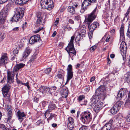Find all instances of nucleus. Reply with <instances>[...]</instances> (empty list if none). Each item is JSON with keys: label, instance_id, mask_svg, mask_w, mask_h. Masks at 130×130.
Returning <instances> with one entry per match:
<instances>
[{"label": "nucleus", "instance_id": "obj_1", "mask_svg": "<svg viewBox=\"0 0 130 130\" xmlns=\"http://www.w3.org/2000/svg\"><path fill=\"white\" fill-rule=\"evenodd\" d=\"M105 87L103 86L99 87L96 90V92L98 94H100V96L102 97L97 102L96 104L94 107L93 110L95 112H98L103 107V100L106 96Z\"/></svg>", "mask_w": 130, "mask_h": 130}, {"label": "nucleus", "instance_id": "obj_2", "mask_svg": "<svg viewBox=\"0 0 130 130\" xmlns=\"http://www.w3.org/2000/svg\"><path fill=\"white\" fill-rule=\"evenodd\" d=\"M74 38V36H72L71 37L70 41L65 48V50L68 53L69 56L72 60H73L74 57L75 56L76 53L74 46L73 41Z\"/></svg>", "mask_w": 130, "mask_h": 130}, {"label": "nucleus", "instance_id": "obj_3", "mask_svg": "<svg viewBox=\"0 0 130 130\" xmlns=\"http://www.w3.org/2000/svg\"><path fill=\"white\" fill-rule=\"evenodd\" d=\"M15 14L12 19V21L17 22L21 19L24 15V11L22 8L18 7L15 9Z\"/></svg>", "mask_w": 130, "mask_h": 130}, {"label": "nucleus", "instance_id": "obj_4", "mask_svg": "<svg viewBox=\"0 0 130 130\" xmlns=\"http://www.w3.org/2000/svg\"><path fill=\"white\" fill-rule=\"evenodd\" d=\"M40 4L42 8L49 10H51L54 6L53 2L52 0H41Z\"/></svg>", "mask_w": 130, "mask_h": 130}, {"label": "nucleus", "instance_id": "obj_5", "mask_svg": "<svg viewBox=\"0 0 130 130\" xmlns=\"http://www.w3.org/2000/svg\"><path fill=\"white\" fill-rule=\"evenodd\" d=\"M86 27L85 26H80L79 28V31L78 33V35L75 39L76 42L79 41L80 39H82L83 37L86 34L85 30Z\"/></svg>", "mask_w": 130, "mask_h": 130}, {"label": "nucleus", "instance_id": "obj_6", "mask_svg": "<svg viewBox=\"0 0 130 130\" xmlns=\"http://www.w3.org/2000/svg\"><path fill=\"white\" fill-rule=\"evenodd\" d=\"M10 87L9 84H7L2 89V93L4 96L7 99H9V95L8 94V93L10 89Z\"/></svg>", "mask_w": 130, "mask_h": 130}, {"label": "nucleus", "instance_id": "obj_7", "mask_svg": "<svg viewBox=\"0 0 130 130\" xmlns=\"http://www.w3.org/2000/svg\"><path fill=\"white\" fill-rule=\"evenodd\" d=\"M67 70V81L69 82L72 78L73 76L72 66L71 65H68Z\"/></svg>", "mask_w": 130, "mask_h": 130}, {"label": "nucleus", "instance_id": "obj_8", "mask_svg": "<svg viewBox=\"0 0 130 130\" xmlns=\"http://www.w3.org/2000/svg\"><path fill=\"white\" fill-rule=\"evenodd\" d=\"M37 19L36 22V24L37 25H43L44 21L43 17L41 14V12L38 13L37 14Z\"/></svg>", "mask_w": 130, "mask_h": 130}, {"label": "nucleus", "instance_id": "obj_9", "mask_svg": "<svg viewBox=\"0 0 130 130\" xmlns=\"http://www.w3.org/2000/svg\"><path fill=\"white\" fill-rule=\"evenodd\" d=\"M89 5V0H85L82 5V8L80 12L83 13L87 9Z\"/></svg>", "mask_w": 130, "mask_h": 130}, {"label": "nucleus", "instance_id": "obj_10", "mask_svg": "<svg viewBox=\"0 0 130 130\" xmlns=\"http://www.w3.org/2000/svg\"><path fill=\"white\" fill-rule=\"evenodd\" d=\"M40 40V36L36 35L31 37L29 40V42L30 44H33L39 41Z\"/></svg>", "mask_w": 130, "mask_h": 130}, {"label": "nucleus", "instance_id": "obj_11", "mask_svg": "<svg viewBox=\"0 0 130 130\" xmlns=\"http://www.w3.org/2000/svg\"><path fill=\"white\" fill-rule=\"evenodd\" d=\"M122 41L121 43L120 44V48L121 52V54L122 55H125L126 54V46L124 40H121Z\"/></svg>", "mask_w": 130, "mask_h": 130}, {"label": "nucleus", "instance_id": "obj_12", "mask_svg": "<svg viewBox=\"0 0 130 130\" xmlns=\"http://www.w3.org/2000/svg\"><path fill=\"white\" fill-rule=\"evenodd\" d=\"M7 16V13L4 10L1 11L0 13V23L3 24L4 23Z\"/></svg>", "mask_w": 130, "mask_h": 130}, {"label": "nucleus", "instance_id": "obj_13", "mask_svg": "<svg viewBox=\"0 0 130 130\" xmlns=\"http://www.w3.org/2000/svg\"><path fill=\"white\" fill-rule=\"evenodd\" d=\"M126 89L124 88H122L120 90L117 95V98L119 100H121L126 93Z\"/></svg>", "mask_w": 130, "mask_h": 130}, {"label": "nucleus", "instance_id": "obj_14", "mask_svg": "<svg viewBox=\"0 0 130 130\" xmlns=\"http://www.w3.org/2000/svg\"><path fill=\"white\" fill-rule=\"evenodd\" d=\"M99 26V23L96 22H94L93 24H92L90 26V30L91 29V32H90V39H91L92 38V32L94 31L95 28L98 26Z\"/></svg>", "mask_w": 130, "mask_h": 130}, {"label": "nucleus", "instance_id": "obj_15", "mask_svg": "<svg viewBox=\"0 0 130 130\" xmlns=\"http://www.w3.org/2000/svg\"><path fill=\"white\" fill-rule=\"evenodd\" d=\"M99 96L95 95L93 96L92 98L90 99V106H91L92 107L99 100Z\"/></svg>", "mask_w": 130, "mask_h": 130}, {"label": "nucleus", "instance_id": "obj_16", "mask_svg": "<svg viewBox=\"0 0 130 130\" xmlns=\"http://www.w3.org/2000/svg\"><path fill=\"white\" fill-rule=\"evenodd\" d=\"M86 112H84L82 113L80 115V119L81 121L84 123H85L86 121H87V118L88 117H89V114H88V116L86 115ZM87 114V113H86Z\"/></svg>", "mask_w": 130, "mask_h": 130}, {"label": "nucleus", "instance_id": "obj_17", "mask_svg": "<svg viewBox=\"0 0 130 130\" xmlns=\"http://www.w3.org/2000/svg\"><path fill=\"white\" fill-rule=\"evenodd\" d=\"M8 58L6 54H4L2 56L0 59V65L4 64L7 63Z\"/></svg>", "mask_w": 130, "mask_h": 130}, {"label": "nucleus", "instance_id": "obj_18", "mask_svg": "<svg viewBox=\"0 0 130 130\" xmlns=\"http://www.w3.org/2000/svg\"><path fill=\"white\" fill-rule=\"evenodd\" d=\"M31 51V50L29 48H26L22 54V59H25L29 55Z\"/></svg>", "mask_w": 130, "mask_h": 130}, {"label": "nucleus", "instance_id": "obj_19", "mask_svg": "<svg viewBox=\"0 0 130 130\" xmlns=\"http://www.w3.org/2000/svg\"><path fill=\"white\" fill-rule=\"evenodd\" d=\"M65 72L62 70H60L58 71V73L57 74L56 76L59 79L63 80Z\"/></svg>", "mask_w": 130, "mask_h": 130}, {"label": "nucleus", "instance_id": "obj_20", "mask_svg": "<svg viewBox=\"0 0 130 130\" xmlns=\"http://www.w3.org/2000/svg\"><path fill=\"white\" fill-rule=\"evenodd\" d=\"M25 65L22 63H20L16 65L14 67L13 71L17 72L20 69L23 68Z\"/></svg>", "mask_w": 130, "mask_h": 130}, {"label": "nucleus", "instance_id": "obj_21", "mask_svg": "<svg viewBox=\"0 0 130 130\" xmlns=\"http://www.w3.org/2000/svg\"><path fill=\"white\" fill-rule=\"evenodd\" d=\"M17 113L18 119L19 120L22 121L23 119V117L26 116V115L24 112H21L20 110L18 111Z\"/></svg>", "mask_w": 130, "mask_h": 130}, {"label": "nucleus", "instance_id": "obj_22", "mask_svg": "<svg viewBox=\"0 0 130 130\" xmlns=\"http://www.w3.org/2000/svg\"><path fill=\"white\" fill-rule=\"evenodd\" d=\"M97 7H96L93 11L90 14V23L91 22L96 18L95 13Z\"/></svg>", "mask_w": 130, "mask_h": 130}, {"label": "nucleus", "instance_id": "obj_23", "mask_svg": "<svg viewBox=\"0 0 130 130\" xmlns=\"http://www.w3.org/2000/svg\"><path fill=\"white\" fill-rule=\"evenodd\" d=\"M124 40V27L123 25H122L120 30V40Z\"/></svg>", "mask_w": 130, "mask_h": 130}, {"label": "nucleus", "instance_id": "obj_24", "mask_svg": "<svg viewBox=\"0 0 130 130\" xmlns=\"http://www.w3.org/2000/svg\"><path fill=\"white\" fill-rule=\"evenodd\" d=\"M14 71L13 72H7V79L8 82H9V80L12 81V79L14 78Z\"/></svg>", "mask_w": 130, "mask_h": 130}, {"label": "nucleus", "instance_id": "obj_25", "mask_svg": "<svg viewBox=\"0 0 130 130\" xmlns=\"http://www.w3.org/2000/svg\"><path fill=\"white\" fill-rule=\"evenodd\" d=\"M45 91L44 92V93H49L52 94V93H53V94H54V95L55 96H56L57 95V93H54L52 91V89H50V88H49L48 87H45Z\"/></svg>", "mask_w": 130, "mask_h": 130}, {"label": "nucleus", "instance_id": "obj_26", "mask_svg": "<svg viewBox=\"0 0 130 130\" xmlns=\"http://www.w3.org/2000/svg\"><path fill=\"white\" fill-rule=\"evenodd\" d=\"M119 110L114 105L110 109V111L112 114L114 115Z\"/></svg>", "mask_w": 130, "mask_h": 130}, {"label": "nucleus", "instance_id": "obj_27", "mask_svg": "<svg viewBox=\"0 0 130 130\" xmlns=\"http://www.w3.org/2000/svg\"><path fill=\"white\" fill-rule=\"evenodd\" d=\"M111 126L110 124H106L101 128V130H110L111 128Z\"/></svg>", "mask_w": 130, "mask_h": 130}, {"label": "nucleus", "instance_id": "obj_28", "mask_svg": "<svg viewBox=\"0 0 130 130\" xmlns=\"http://www.w3.org/2000/svg\"><path fill=\"white\" fill-rule=\"evenodd\" d=\"M55 107L56 106L55 104L50 103L49 105L48 109L47 110L51 112L52 110L55 109Z\"/></svg>", "mask_w": 130, "mask_h": 130}, {"label": "nucleus", "instance_id": "obj_29", "mask_svg": "<svg viewBox=\"0 0 130 130\" xmlns=\"http://www.w3.org/2000/svg\"><path fill=\"white\" fill-rule=\"evenodd\" d=\"M130 79V72H127L126 74L125 75L124 77V80L126 82L128 83Z\"/></svg>", "mask_w": 130, "mask_h": 130}, {"label": "nucleus", "instance_id": "obj_30", "mask_svg": "<svg viewBox=\"0 0 130 130\" xmlns=\"http://www.w3.org/2000/svg\"><path fill=\"white\" fill-rule=\"evenodd\" d=\"M68 11L69 12L71 13L72 14L75 13L74 8L72 6H69L68 7Z\"/></svg>", "mask_w": 130, "mask_h": 130}, {"label": "nucleus", "instance_id": "obj_31", "mask_svg": "<svg viewBox=\"0 0 130 130\" xmlns=\"http://www.w3.org/2000/svg\"><path fill=\"white\" fill-rule=\"evenodd\" d=\"M85 19L84 22V23L88 26V28L89 27V14H88V17L86 16L85 17Z\"/></svg>", "mask_w": 130, "mask_h": 130}, {"label": "nucleus", "instance_id": "obj_32", "mask_svg": "<svg viewBox=\"0 0 130 130\" xmlns=\"http://www.w3.org/2000/svg\"><path fill=\"white\" fill-rule=\"evenodd\" d=\"M123 102L121 101H118L116 102L114 105L116 106L118 109L119 110L122 104H123Z\"/></svg>", "mask_w": 130, "mask_h": 130}, {"label": "nucleus", "instance_id": "obj_33", "mask_svg": "<svg viewBox=\"0 0 130 130\" xmlns=\"http://www.w3.org/2000/svg\"><path fill=\"white\" fill-rule=\"evenodd\" d=\"M67 126L68 128L70 130H73L75 126V124L74 123L68 124Z\"/></svg>", "mask_w": 130, "mask_h": 130}, {"label": "nucleus", "instance_id": "obj_34", "mask_svg": "<svg viewBox=\"0 0 130 130\" xmlns=\"http://www.w3.org/2000/svg\"><path fill=\"white\" fill-rule=\"evenodd\" d=\"M63 92L62 94V97L65 98H66L68 96V91L66 90L63 89Z\"/></svg>", "mask_w": 130, "mask_h": 130}, {"label": "nucleus", "instance_id": "obj_35", "mask_svg": "<svg viewBox=\"0 0 130 130\" xmlns=\"http://www.w3.org/2000/svg\"><path fill=\"white\" fill-rule=\"evenodd\" d=\"M74 123V119L71 117H69L68 118L67 124Z\"/></svg>", "mask_w": 130, "mask_h": 130}, {"label": "nucleus", "instance_id": "obj_36", "mask_svg": "<svg viewBox=\"0 0 130 130\" xmlns=\"http://www.w3.org/2000/svg\"><path fill=\"white\" fill-rule=\"evenodd\" d=\"M126 105H129L130 106V91L128 93V100L125 103Z\"/></svg>", "mask_w": 130, "mask_h": 130}, {"label": "nucleus", "instance_id": "obj_37", "mask_svg": "<svg viewBox=\"0 0 130 130\" xmlns=\"http://www.w3.org/2000/svg\"><path fill=\"white\" fill-rule=\"evenodd\" d=\"M50 111H49L47 110L44 113V116L45 118L47 119V120H48V118L50 116Z\"/></svg>", "mask_w": 130, "mask_h": 130}, {"label": "nucleus", "instance_id": "obj_38", "mask_svg": "<svg viewBox=\"0 0 130 130\" xmlns=\"http://www.w3.org/2000/svg\"><path fill=\"white\" fill-rule=\"evenodd\" d=\"M12 113L11 111H8V120L10 121L12 118Z\"/></svg>", "mask_w": 130, "mask_h": 130}, {"label": "nucleus", "instance_id": "obj_39", "mask_svg": "<svg viewBox=\"0 0 130 130\" xmlns=\"http://www.w3.org/2000/svg\"><path fill=\"white\" fill-rule=\"evenodd\" d=\"M124 121L121 118H120L118 120V123H119L120 126H123Z\"/></svg>", "mask_w": 130, "mask_h": 130}, {"label": "nucleus", "instance_id": "obj_40", "mask_svg": "<svg viewBox=\"0 0 130 130\" xmlns=\"http://www.w3.org/2000/svg\"><path fill=\"white\" fill-rule=\"evenodd\" d=\"M48 103V102L44 101L42 102L40 104L43 107H44Z\"/></svg>", "mask_w": 130, "mask_h": 130}, {"label": "nucleus", "instance_id": "obj_41", "mask_svg": "<svg viewBox=\"0 0 130 130\" xmlns=\"http://www.w3.org/2000/svg\"><path fill=\"white\" fill-rule=\"evenodd\" d=\"M51 68H47L44 71V72L46 74H49L51 71Z\"/></svg>", "mask_w": 130, "mask_h": 130}, {"label": "nucleus", "instance_id": "obj_42", "mask_svg": "<svg viewBox=\"0 0 130 130\" xmlns=\"http://www.w3.org/2000/svg\"><path fill=\"white\" fill-rule=\"evenodd\" d=\"M85 98V96L84 95H83L79 96L78 97V101L79 102H80L83 100Z\"/></svg>", "mask_w": 130, "mask_h": 130}, {"label": "nucleus", "instance_id": "obj_43", "mask_svg": "<svg viewBox=\"0 0 130 130\" xmlns=\"http://www.w3.org/2000/svg\"><path fill=\"white\" fill-rule=\"evenodd\" d=\"M56 116V115L54 114H53L52 113H51L50 114V116L48 118V120H51L53 117H54Z\"/></svg>", "mask_w": 130, "mask_h": 130}, {"label": "nucleus", "instance_id": "obj_44", "mask_svg": "<svg viewBox=\"0 0 130 130\" xmlns=\"http://www.w3.org/2000/svg\"><path fill=\"white\" fill-rule=\"evenodd\" d=\"M45 87H44L41 86L39 88V90L41 92L43 93H44L45 91Z\"/></svg>", "mask_w": 130, "mask_h": 130}, {"label": "nucleus", "instance_id": "obj_45", "mask_svg": "<svg viewBox=\"0 0 130 130\" xmlns=\"http://www.w3.org/2000/svg\"><path fill=\"white\" fill-rule=\"evenodd\" d=\"M0 128L4 130H7L6 127H5L4 124L0 123Z\"/></svg>", "mask_w": 130, "mask_h": 130}, {"label": "nucleus", "instance_id": "obj_46", "mask_svg": "<svg viewBox=\"0 0 130 130\" xmlns=\"http://www.w3.org/2000/svg\"><path fill=\"white\" fill-rule=\"evenodd\" d=\"M96 46L94 45L90 48V51L91 52H93L94 50L96 48Z\"/></svg>", "mask_w": 130, "mask_h": 130}, {"label": "nucleus", "instance_id": "obj_47", "mask_svg": "<svg viewBox=\"0 0 130 130\" xmlns=\"http://www.w3.org/2000/svg\"><path fill=\"white\" fill-rule=\"evenodd\" d=\"M11 7V4L10 3H9L7 4L6 6V8L7 9V10H9Z\"/></svg>", "mask_w": 130, "mask_h": 130}, {"label": "nucleus", "instance_id": "obj_48", "mask_svg": "<svg viewBox=\"0 0 130 130\" xmlns=\"http://www.w3.org/2000/svg\"><path fill=\"white\" fill-rule=\"evenodd\" d=\"M11 105H7L6 106V109L8 111H11Z\"/></svg>", "mask_w": 130, "mask_h": 130}, {"label": "nucleus", "instance_id": "obj_49", "mask_svg": "<svg viewBox=\"0 0 130 130\" xmlns=\"http://www.w3.org/2000/svg\"><path fill=\"white\" fill-rule=\"evenodd\" d=\"M59 19L58 18H57L54 24V25L55 26H56L57 25L58 23L59 22Z\"/></svg>", "mask_w": 130, "mask_h": 130}, {"label": "nucleus", "instance_id": "obj_50", "mask_svg": "<svg viewBox=\"0 0 130 130\" xmlns=\"http://www.w3.org/2000/svg\"><path fill=\"white\" fill-rule=\"evenodd\" d=\"M91 130H96L97 128L95 127V124L93 125L91 127Z\"/></svg>", "mask_w": 130, "mask_h": 130}, {"label": "nucleus", "instance_id": "obj_51", "mask_svg": "<svg viewBox=\"0 0 130 130\" xmlns=\"http://www.w3.org/2000/svg\"><path fill=\"white\" fill-rule=\"evenodd\" d=\"M19 51L17 48L15 49L13 51V53L14 55L15 54H18V53Z\"/></svg>", "mask_w": 130, "mask_h": 130}, {"label": "nucleus", "instance_id": "obj_52", "mask_svg": "<svg viewBox=\"0 0 130 130\" xmlns=\"http://www.w3.org/2000/svg\"><path fill=\"white\" fill-rule=\"evenodd\" d=\"M43 28V27H40L38 29L34 31V32L35 33H36L39 32L40 30L42 29Z\"/></svg>", "mask_w": 130, "mask_h": 130}, {"label": "nucleus", "instance_id": "obj_53", "mask_svg": "<svg viewBox=\"0 0 130 130\" xmlns=\"http://www.w3.org/2000/svg\"><path fill=\"white\" fill-rule=\"evenodd\" d=\"M126 118V119L127 121L130 122V113L128 114Z\"/></svg>", "mask_w": 130, "mask_h": 130}, {"label": "nucleus", "instance_id": "obj_54", "mask_svg": "<svg viewBox=\"0 0 130 130\" xmlns=\"http://www.w3.org/2000/svg\"><path fill=\"white\" fill-rule=\"evenodd\" d=\"M79 130H87V127L84 126H82L79 129Z\"/></svg>", "mask_w": 130, "mask_h": 130}, {"label": "nucleus", "instance_id": "obj_55", "mask_svg": "<svg viewBox=\"0 0 130 130\" xmlns=\"http://www.w3.org/2000/svg\"><path fill=\"white\" fill-rule=\"evenodd\" d=\"M24 85L27 86L28 89H30V87L29 85V83L28 82H27L26 83H24Z\"/></svg>", "mask_w": 130, "mask_h": 130}, {"label": "nucleus", "instance_id": "obj_56", "mask_svg": "<svg viewBox=\"0 0 130 130\" xmlns=\"http://www.w3.org/2000/svg\"><path fill=\"white\" fill-rule=\"evenodd\" d=\"M113 120L112 119H111L109 121V122L107 123L106 124H110L111 125V128L112 127V124L113 123Z\"/></svg>", "mask_w": 130, "mask_h": 130}, {"label": "nucleus", "instance_id": "obj_57", "mask_svg": "<svg viewBox=\"0 0 130 130\" xmlns=\"http://www.w3.org/2000/svg\"><path fill=\"white\" fill-rule=\"evenodd\" d=\"M119 123H116V126L115 127H116L118 129H120L123 126H120L119 125Z\"/></svg>", "mask_w": 130, "mask_h": 130}, {"label": "nucleus", "instance_id": "obj_58", "mask_svg": "<svg viewBox=\"0 0 130 130\" xmlns=\"http://www.w3.org/2000/svg\"><path fill=\"white\" fill-rule=\"evenodd\" d=\"M27 25L26 22H25L23 24L22 26L23 29H24L26 28L27 27Z\"/></svg>", "mask_w": 130, "mask_h": 130}, {"label": "nucleus", "instance_id": "obj_59", "mask_svg": "<svg viewBox=\"0 0 130 130\" xmlns=\"http://www.w3.org/2000/svg\"><path fill=\"white\" fill-rule=\"evenodd\" d=\"M80 17L79 15H77L75 17V19L78 21L80 20Z\"/></svg>", "mask_w": 130, "mask_h": 130}, {"label": "nucleus", "instance_id": "obj_60", "mask_svg": "<svg viewBox=\"0 0 130 130\" xmlns=\"http://www.w3.org/2000/svg\"><path fill=\"white\" fill-rule=\"evenodd\" d=\"M50 88V89H52V92H53V90H55L57 88L56 87L54 86H52Z\"/></svg>", "mask_w": 130, "mask_h": 130}, {"label": "nucleus", "instance_id": "obj_61", "mask_svg": "<svg viewBox=\"0 0 130 130\" xmlns=\"http://www.w3.org/2000/svg\"><path fill=\"white\" fill-rule=\"evenodd\" d=\"M127 35L128 37L130 38V30L128 29L127 33Z\"/></svg>", "mask_w": 130, "mask_h": 130}, {"label": "nucleus", "instance_id": "obj_62", "mask_svg": "<svg viewBox=\"0 0 130 130\" xmlns=\"http://www.w3.org/2000/svg\"><path fill=\"white\" fill-rule=\"evenodd\" d=\"M7 1L8 0H0V4H3Z\"/></svg>", "mask_w": 130, "mask_h": 130}, {"label": "nucleus", "instance_id": "obj_63", "mask_svg": "<svg viewBox=\"0 0 130 130\" xmlns=\"http://www.w3.org/2000/svg\"><path fill=\"white\" fill-rule=\"evenodd\" d=\"M69 22L71 24H73L74 23V21L71 19H70L69 20Z\"/></svg>", "mask_w": 130, "mask_h": 130}, {"label": "nucleus", "instance_id": "obj_64", "mask_svg": "<svg viewBox=\"0 0 130 130\" xmlns=\"http://www.w3.org/2000/svg\"><path fill=\"white\" fill-rule=\"evenodd\" d=\"M41 123V121L39 120L37 121V122L36 123V124L38 125H39Z\"/></svg>", "mask_w": 130, "mask_h": 130}]
</instances>
